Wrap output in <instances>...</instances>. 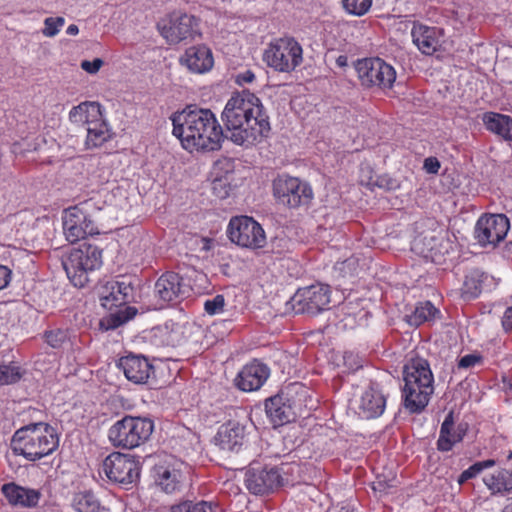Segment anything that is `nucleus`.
<instances>
[{
    "label": "nucleus",
    "instance_id": "obj_1",
    "mask_svg": "<svg viewBox=\"0 0 512 512\" xmlns=\"http://www.w3.org/2000/svg\"><path fill=\"white\" fill-rule=\"evenodd\" d=\"M226 135L234 144L253 146L268 137L270 122L261 100L249 91L234 94L221 114Z\"/></svg>",
    "mask_w": 512,
    "mask_h": 512
},
{
    "label": "nucleus",
    "instance_id": "obj_2",
    "mask_svg": "<svg viewBox=\"0 0 512 512\" xmlns=\"http://www.w3.org/2000/svg\"><path fill=\"white\" fill-rule=\"evenodd\" d=\"M172 134L189 151H217L225 138L223 128L210 109L187 106L171 115Z\"/></svg>",
    "mask_w": 512,
    "mask_h": 512
},
{
    "label": "nucleus",
    "instance_id": "obj_3",
    "mask_svg": "<svg viewBox=\"0 0 512 512\" xmlns=\"http://www.w3.org/2000/svg\"><path fill=\"white\" fill-rule=\"evenodd\" d=\"M59 446L56 430L47 423H34L18 429L11 439L14 454L35 462L51 455Z\"/></svg>",
    "mask_w": 512,
    "mask_h": 512
},
{
    "label": "nucleus",
    "instance_id": "obj_4",
    "mask_svg": "<svg viewBox=\"0 0 512 512\" xmlns=\"http://www.w3.org/2000/svg\"><path fill=\"white\" fill-rule=\"evenodd\" d=\"M404 406L411 413L421 412L434 392V377L427 360L411 359L403 370Z\"/></svg>",
    "mask_w": 512,
    "mask_h": 512
},
{
    "label": "nucleus",
    "instance_id": "obj_5",
    "mask_svg": "<svg viewBox=\"0 0 512 512\" xmlns=\"http://www.w3.org/2000/svg\"><path fill=\"white\" fill-rule=\"evenodd\" d=\"M103 264L102 250L95 245L82 244L70 251L63 261L64 270L75 287H84L89 275Z\"/></svg>",
    "mask_w": 512,
    "mask_h": 512
},
{
    "label": "nucleus",
    "instance_id": "obj_6",
    "mask_svg": "<svg viewBox=\"0 0 512 512\" xmlns=\"http://www.w3.org/2000/svg\"><path fill=\"white\" fill-rule=\"evenodd\" d=\"M308 389L300 384H293L287 397L276 395L265 402L266 414L275 426H281L293 421L307 407Z\"/></svg>",
    "mask_w": 512,
    "mask_h": 512
},
{
    "label": "nucleus",
    "instance_id": "obj_7",
    "mask_svg": "<svg viewBox=\"0 0 512 512\" xmlns=\"http://www.w3.org/2000/svg\"><path fill=\"white\" fill-rule=\"evenodd\" d=\"M153 430L154 423L149 418L125 416L110 427L108 438L115 447L134 449L144 444Z\"/></svg>",
    "mask_w": 512,
    "mask_h": 512
},
{
    "label": "nucleus",
    "instance_id": "obj_8",
    "mask_svg": "<svg viewBox=\"0 0 512 512\" xmlns=\"http://www.w3.org/2000/svg\"><path fill=\"white\" fill-rule=\"evenodd\" d=\"M263 61L277 72L290 73L303 62L302 46L293 37L274 39L264 49Z\"/></svg>",
    "mask_w": 512,
    "mask_h": 512
},
{
    "label": "nucleus",
    "instance_id": "obj_9",
    "mask_svg": "<svg viewBox=\"0 0 512 512\" xmlns=\"http://www.w3.org/2000/svg\"><path fill=\"white\" fill-rule=\"evenodd\" d=\"M272 191L278 204L291 209L306 206L313 199V190L306 181L287 174L273 180Z\"/></svg>",
    "mask_w": 512,
    "mask_h": 512
},
{
    "label": "nucleus",
    "instance_id": "obj_10",
    "mask_svg": "<svg viewBox=\"0 0 512 512\" xmlns=\"http://www.w3.org/2000/svg\"><path fill=\"white\" fill-rule=\"evenodd\" d=\"M355 69L361 85L367 88L391 89L396 80L394 67L378 57L358 60Z\"/></svg>",
    "mask_w": 512,
    "mask_h": 512
},
{
    "label": "nucleus",
    "instance_id": "obj_11",
    "mask_svg": "<svg viewBox=\"0 0 512 512\" xmlns=\"http://www.w3.org/2000/svg\"><path fill=\"white\" fill-rule=\"evenodd\" d=\"M157 29L167 43L178 44L192 39L198 32V19L182 11H173L159 19Z\"/></svg>",
    "mask_w": 512,
    "mask_h": 512
},
{
    "label": "nucleus",
    "instance_id": "obj_12",
    "mask_svg": "<svg viewBox=\"0 0 512 512\" xmlns=\"http://www.w3.org/2000/svg\"><path fill=\"white\" fill-rule=\"evenodd\" d=\"M227 235L231 242L243 248L259 249L266 244L264 229L249 216L231 218L227 228Z\"/></svg>",
    "mask_w": 512,
    "mask_h": 512
},
{
    "label": "nucleus",
    "instance_id": "obj_13",
    "mask_svg": "<svg viewBox=\"0 0 512 512\" xmlns=\"http://www.w3.org/2000/svg\"><path fill=\"white\" fill-rule=\"evenodd\" d=\"M84 203L79 206L69 207L64 211L62 222L65 238L70 243H75L86 236L99 234L98 227L87 212Z\"/></svg>",
    "mask_w": 512,
    "mask_h": 512
},
{
    "label": "nucleus",
    "instance_id": "obj_14",
    "mask_svg": "<svg viewBox=\"0 0 512 512\" xmlns=\"http://www.w3.org/2000/svg\"><path fill=\"white\" fill-rule=\"evenodd\" d=\"M289 303L296 314H317L328 309L330 288L323 284L300 288L291 297Z\"/></svg>",
    "mask_w": 512,
    "mask_h": 512
},
{
    "label": "nucleus",
    "instance_id": "obj_15",
    "mask_svg": "<svg viewBox=\"0 0 512 512\" xmlns=\"http://www.w3.org/2000/svg\"><path fill=\"white\" fill-rule=\"evenodd\" d=\"M287 465L280 467H251L245 475L246 488L255 495H264L275 491L283 482Z\"/></svg>",
    "mask_w": 512,
    "mask_h": 512
},
{
    "label": "nucleus",
    "instance_id": "obj_16",
    "mask_svg": "<svg viewBox=\"0 0 512 512\" xmlns=\"http://www.w3.org/2000/svg\"><path fill=\"white\" fill-rule=\"evenodd\" d=\"M155 470V484L166 494L177 493L181 490L188 466L181 460L168 457L157 464Z\"/></svg>",
    "mask_w": 512,
    "mask_h": 512
},
{
    "label": "nucleus",
    "instance_id": "obj_17",
    "mask_svg": "<svg viewBox=\"0 0 512 512\" xmlns=\"http://www.w3.org/2000/svg\"><path fill=\"white\" fill-rule=\"evenodd\" d=\"M509 228V219L504 214H486L477 220L474 236L483 247L487 245L495 246L504 240Z\"/></svg>",
    "mask_w": 512,
    "mask_h": 512
},
{
    "label": "nucleus",
    "instance_id": "obj_18",
    "mask_svg": "<svg viewBox=\"0 0 512 512\" xmlns=\"http://www.w3.org/2000/svg\"><path fill=\"white\" fill-rule=\"evenodd\" d=\"M102 472L110 481L122 485L132 484L139 476L137 463L129 455L120 452H113L105 458Z\"/></svg>",
    "mask_w": 512,
    "mask_h": 512
},
{
    "label": "nucleus",
    "instance_id": "obj_19",
    "mask_svg": "<svg viewBox=\"0 0 512 512\" xmlns=\"http://www.w3.org/2000/svg\"><path fill=\"white\" fill-rule=\"evenodd\" d=\"M190 290V286L175 272L161 275L154 285V295L160 301V307L182 300Z\"/></svg>",
    "mask_w": 512,
    "mask_h": 512
},
{
    "label": "nucleus",
    "instance_id": "obj_20",
    "mask_svg": "<svg viewBox=\"0 0 512 512\" xmlns=\"http://www.w3.org/2000/svg\"><path fill=\"white\" fill-rule=\"evenodd\" d=\"M133 286L125 279L110 280L99 289L101 305L106 309L121 307L133 298Z\"/></svg>",
    "mask_w": 512,
    "mask_h": 512
},
{
    "label": "nucleus",
    "instance_id": "obj_21",
    "mask_svg": "<svg viewBox=\"0 0 512 512\" xmlns=\"http://www.w3.org/2000/svg\"><path fill=\"white\" fill-rule=\"evenodd\" d=\"M270 376V368L257 360H254L238 372L235 385L244 392H252L260 389Z\"/></svg>",
    "mask_w": 512,
    "mask_h": 512
},
{
    "label": "nucleus",
    "instance_id": "obj_22",
    "mask_svg": "<svg viewBox=\"0 0 512 512\" xmlns=\"http://www.w3.org/2000/svg\"><path fill=\"white\" fill-rule=\"evenodd\" d=\"M467 431V423H459L455 425L453 413H448L440 427L439 437L436 442L437 449L440 452L451 451L456 444L460 443L464 439Z\"/></svg>",
    "mask_w": 512,
    "mask_h": 512
},
{
    "label": "nucleus",
    "instance_id": "obj_23",
    "mask_svg": "<svg viewBox=\"0 0 512 512\" xmlns=\"http://www.w3.org/2000/svg\"><path fill=\"white\" fill-rule=\"evenodd\" d=\"M180 63L192 73L203 74L211 70L214 58L208 47L198 45L186 49L180 58Z\"/></svg>",
    "mask_w": 512,
    "mask_h": 512
},
{
    "label": "nucleus",
    "instance_id": "obj_24",
    "mask_svg": "<svg viewBox=\"0 0 512 512\" xmlns=\"http://www.w3.org/2000/svg\"><path fill=\"white\" fill-rule=\"evenodd\" d=\"M386 398L377 384H371L361 395L358 405L359 415L366 419L376 418L383 414Z\"/></svg>",
    "mask_w": 512,
    "mask_h": 512
},
{
    "label": "nucleus",
    "instance_id": "obj_25",
    "mask_svg": "<svg viewBox=\"0 0 512 512\" xmlns=\"http://www.w3.org/2000/svg\"><path fill=\"white\" fill-rule=\"evenodd\" d=\"M413 43L425 55H432L438 50L441 42V30L423 24H414L411 30Z\"/></svg>",
    "mask_w": 512,
    "mask_h": 512
},
{
    "label": "nucleus",
    "instance_id": "obj_26",
    "mask_svg": "<svg viewBox=\"0 0 512 512\" xmlns=\"http://www.w3.org/2000/svg\"><path fill=\"white\" fill-rule=\"evenodd\" d=\"M119 367L129 381L136 384L145 383L152 371V365L149 361L138 355H129L122 357L119 361Z\"/></svg>",
    "mask_w": 512,
    "mask_h": 512
},
{
    "label": "nucleus",
    "instance_id": "obj_27",
    "mask_svg": "<svg viewBox=\"0 0 512 512\" xmlns=\"http://www.w3.org/2000/svg\"><path fill=\"white\" fill-rule=\"evenodd\" d=\"M244 438V427L237 422L229 421L219 428L215 441L222 450L238 451L243 445Z\"/></svg>",
    "mask_w": 512,
    "mask_h": 512
},
{
    "label": "nucleus",
    "instance_id": "obj_28",
    "mask_svg": "<svg viewBox=\"0 0 512 512\" xmlns=\"http://www.w3.org/2000/svg\"><path fill=\"white\" fill-rule=\"evenodd\" d=\"M483 483L492 496H504L512 492V472L497 469L483 477Z\"/></svg>",
    "mask_w": 512,
    "mask_h": 512
},
{
    "label": "nucleus",
    "instance_id": "obj_29",
    "mask_svg": "<svg viewBox=\"0 0 512 512\" xmlns=\"http://www.w3.org/2000/svg\"><path fill=\"white\" fill-rule=\"evenodd\" d=\"M2 492L9 503L13 505L33 507L37 505L40 499V493L37 490L24 488L13 483L5 484L2 487Z\"/></svg>",
    "mask_w": 512,
    "mask_h": 512
},
{
    "label": "nucleus",
    "instance_id": "obj_30",
    "mask_svg": "<svg viewBox=\"0 0 512 512\" xmlns=\"http://www.w3.org/2000/svg\"><path fill=\"white\" fill-rule=\"evenodd\" d=\"M71 507L75 512H110V509L104 506L91 490L73 493Z\"/></svg>",
    "mask_w": 512,
    "mask_h": 512
},
{
    "label": "nucleus",
    "instance_id": "obj_31",
    "mask_svg": "<svg viewBox=\"0 0 512 512\" xmlns=\"http://www.w3.org/2000/svg\"><path fill=\"white\" fill-rule=\"evenodd\" d=\"M482 121L490 132L505 140H512V118L510 116L496 112H486L482 116Z\"/></svg>",
    "mask_w": 512,
    "mask_h": 512
},
{
    "label": "nucleus",
    "instance_id": "obj_32",
    "mask_svg": "<svg viewBox=\"0 0 512 512\" xmlns=\"http://www.w3.org/2000/svg\"><path fill=\"white\" fill-rule=\"evenodd\" d=\"M101 106L96 102H82L74 106L69 112V119L72 123L89 126L92 121L101 118Z\"/></svg>",
    "mask_w": 512,
    "mask_h": 512
},
{
    "label": "nucleus",
    "instance_id": "obj_33",
    "mask_svg": "<svg viewBox=\"0 0 512 512\" xmlns=\"http://www.w3.org/2000/svg\"><path fill=\"white\" fill-rule=\"evenodd\" d=\"M86 130V145L88 148L99 147L110 138L109 129L102 117L92 121V124L87 126Z\"/></svg>",
    "mask_w": 512,
    "mask_h": 512
},
{
    "label": "nucleus",
    "instance_id": "obj_34",
    "mask_svg": "<svg viewBox=\"0 0 512 512\" xmlns=\"http://www.w3.org/2000/svg\"><path fill=\"white\" fill-rule=\"evenodd\" d=\"M438 313V309H436L430 301H426L419 303L414 311L410 315H407L406 318L411 326H419L424 322L435 319Z\"/></svg>",
    "mask_w": 512,
    "mask_h": 512
},
{
    "label": "nucleus",
    "instance_id": "obj_35",
    "mask_svg": "<svg viewBox=\"0 0 512 512\" xmlns=\"http://www.w3.org/2000/svg\"><path fill=\"white\" fill-rule=\"evenodd\" d=\"M484 273L479 270H473L466 275L463 284V294L468 298L477 297L482 291V278Z\"/></svg>",
    "mask_w": 512,
    "mask_h": 512
},
{
    "label": "nucleus",
    "instance_id": "obj_36",
    "mask_svg": "<svg viewBox=\"0 0 512 512\" xmlns=\"http://www.w3.org/2000/svg\"><path fill=\"white\" fill-rule=\"evenodd\" d=\"M495 464L496 462L493 459H487L474 463L459 475L457 479L458 484L463 485L468 480L478 476L485 469L492 468Z\"/></svg>",
    "mask_w": 512,
    "mask_h": 512
},
{
    "label": "nucleus",
    "instance_id": "obj_37",
    "mask_svg": "<svg viewBox=\"0 0 512 512\" xmlns=\"http://www.w3.org/2000/svg\"><path fill=\"white\" fill-rule=\"evenodd\" d=\"M373 0H341L344 11L352 16L361 17L367 14Z\"/></svg>",
    "mask_w": 512,
    "mask_h": 512
},
{
    "label": "nucleus",
    "instance_id": "obj_38",
    "mask_svg": "<svg viewBox=\"0 0 512 512\" xmlns=\"http://www.w3.org/2000/svg\"><path fill=\"white\" fill-rule=\"evenodd\" d=\"M126 312L127 309L119 310L116 313L109 314L100 321V327L104 330H112L118 328L130 319Z\"/></svg>",
    "mask_w": 512,
    "mask_h": 512
},
{
    "label": "nucleus",
    "instance_id": "obj_39",
    "mask_svg": "<svg viewBox=\"0 0 512 512\" xmlns=\"http://www.w3.org/2000/svg\"><path fill=\"white\" fill-rule=\"evenodd\" d=\"M21 378L20 368L13 364L0 363V385L17 382Z\"/></svg>",
    "mask_w": 512,
    "mask_h": 512
},
{
    "label": "nucleus",
    "instance_id": "obj_40",
    "mask_svg": "<svg viewBox=\"0 0 512 512\" xmlns=\"http://www.w3.org/2000/svg\"><path fill=\"white\" fill-rule=\"evenodd\" d=\"M65 18L62 16L47 17L44 19V27L41 30L45 37H55L65 25Z\"/></svg>",
    "mask_w": 512,
    "mask_h": 512
},
{
    "label": "nucleus",
    "instance_id": "obj_41",
    "mask_svg": "<svg viewBox=\"0 0 512 512\" xmlns=\"http://www.w3.org/2000/svg\"><path fill=\"white\" fill-rule=\"evenodd\" d=\"M179 329L180 326L172 324L170 327L169 325H164L162 327L157 328V333H159L161 336L165 337L164 343L166 345L170 346H176L180 343V337H179Z\"/></svg>",
    "mask_w": 512,
    "mask_h": 512
},
{
    "label": "nucleus",
    "instance_id": "obj_42",
    "mask_svg": "<svg viewBox=\"0 0 512 512\" xmlns=\"http://www.w3.org/2000/svg\"><path fill=\"white\" fill-rule=\"evenodd\" d=\"M46 343L52 348H60L68 341V333L62 329H54L45 332Z\"/></svg>",
    "mask_w": 512,
    "mask_h": 512
},
{
    "label": "nucleus",
    "instance_id": "obj_43",
    "mask_svg": "<svg viewBox=\"0 0 512 512\" xmlns=\"http://www.w3.org/2000/svg\"><path fill=\"white\" fill-rule=\"evenodd\" d=\"M225 299L223 295H216L204 302V310L209 315H217L223 312Z\"/></svg>",
    "mask_w": 512,
    "mask_h": 512
},
{
    "label": "nucleus",
    "instance_id": "obj_44",
    "mask_svg": "<svg viewBox=\"0 0 512 512\" xmlns=\"http://www.w3.org/2000/svg\"><path fill=\"white\" fill-rule=\"evenodd\" d=\"M439 241V239L435 236H425L422 240L416 241L415 246H418L420 242L423 243L424 246H426L425 249L421 250V253L424 254L425 257H431L433 258L438 253H441L440 249L437 248L436 243Z\"/></svg>",
    "mask_w": 512,
    "mask_h": 512
},
{
    "label": "nucleus",
    "instance_id": "obj_45",
    "mask_svg": "<svg viewBox=\"0 0 512 512\" xmlns=\"http://www.w3.org/2000/svg\"><path fill=\"white\" fill-rule=\"evenodd\" d=\"M343 361L345 367L352 372L357 371L363 366L362 358L353 352H345L343 355Z\"/></svg>",
    "mask_w": 512,
    "mask_h": 512
},
{
    "label": "nucleus",
    "instance_id": "obj_46",
    "mask_svg": "<svg viewBox=\"0 0 512 512\" xmlns=\"http://www.w3.org/2000/svg\"><path fill=\"white\" fill-rule=\"evenodd\" d=\"M196 512H224V509L215 501H196Z\"/></svg>",
    "mask_w": 512,
    "mask_h": 512
},
{
    "label": "nucleus",
    "instance_id": "obj_47",
    "mask_svg": "<svg viewBox=\"0 0 512 512\" xmlns=\"http://www.w3.org/2000/svg\"><path fill=\"white\" fill-rule=\"evenodd\" d=\"M482 357L477 354H467L460 358L458 362V368L468 369L481 363Z\"/></svg>",
    "mask_w": 512,
    "mask_h": 512
},
{
    "label": "nucleus",
    "instance_id": "obj_48",
    "mask_svg": "<svg viewBox=\"0 0 512 512\" xmlns=\"http://www.w3.org/2000/svg\"><path fill=\"white\" fill-rule=\"evenodd\" d=\"M103 63V60L100 58H95L92 61L84 60L81 62V68L89 74H95L103 66Z\"/></svg>",
    "mask_w": 512,
    "mask_h": 512
},
{
    "label": "nucleus",
    "instance_id": "obj_49",
    "mask_svg": "<svg viewBox=\"0 0 512 512\" xmlns=\"http://www.w3.org/2000/svg\"><path fill=\"white\" fill-rule=\"evenodd\" d=\"M196 502L191 500L182 501L174 504L170 508V512H196Z\"/></svg>",
    "mask_w": 512,
    "mask_h": 512
},
{
    "label": "nucleus",
    "instance_id": "obj_50",
    "mask_svg": "<svg viewBox=\"0 0 512 512\" xmlns=\"http://www.w3.org/2000/svg\"><path fill=\"white\" fill-rule=\"evenodd\" d=\"M11 270L4 265H0V290L6 288L11 281Z\"/></svg>",
    "mask_w": 512,
    "mask_h": 512
},
{
    "label": "nucleus",
    "instance_id": "obj_51",
    "mask_svg": "<svg viewBox=\"0 0 512 512\" xmlns=\"http://www.w3.org/2000/svg\"><path fill=\"white\" fill-rule=\"evenodd\" d=\"M254 80H255V74L251 70H246L242 73H239L236 77V82L239 85L252 83Z\"/></svg>",
    "mask_w": 512,
    "mask_h": 512
},
{
    "label": "nucleus",
    "instance_id": "obj_52",
    "mask_svg": "<svg viewBox=\"0 0 512 512\" xmlns=\"http://www.w3.org/2000/svg\"><path fill=\"white\" fill-rule=\"evenodd\" d=\"M424 168L428 173L435 174L440 168L439 161L434 157L426 158L424 161Z\"/></svg>",
    "mask_w": 512,
    "mask_h": 512
},
{
    "label": "nucleus",
    "instance_id": "obj_53",
    "mask_svg": "<svg viewBox=\"0 0 512 512\" xmlns=\"http://www.w3.org/2000/svg\"><path fill=\"white\" fill-rule=\"evenodd\" d=\"M502 326L506 332H512V306L505 310L502 316Z\"/></svg>",
    "mask_w": 512,
    "mask_h": 512
},
{
    "label": "nucleus",
    "instance_id": "obj_54",
    "mask_svg": "<svg viewBox=\"0 0 512 512\" xmlns=\"http://www.w3.org/2000/svg\"><path fill=\"white\" fill-rule=\"evenodd\" d=\"M389 487L390 486L386 482L381 481V480H378L377 482L373 483V490L375 492H379L380 495L386 494L388 492L387 490Z\"/></svg>",
    "mask_w": 512,
    "mask_h": 512
},
{
    "label": "nucleus",
    "instance_id": "obj_55",
    "mask_svg": "<svg viewBox=\"0 0 512 512\" xmlns=\"http://www.w3.org/2000/svg\"><path fill=\"white\" fill-rule=\"evenodd\" d=\"M347 62H348V58L345 55H339L336 58V65L338 67H345V66H347Z\"/></svg>",
    "mask_w": 512,
    "mask_h": 512
},
{
    "label": "nucleus",
    "instance_id": "obj_56",
    "mask_svg": "<svg viewBox=\"0 0 512 512\" xmlns=\"http://www.w3.org/2000/svg\"><path fill=\"white\" fill-rule=\"evenodd\" d=\"M202 250L208 251L212 248L213 241L209 238H202Z\"/></svg>",
    "mask_w": 512,
    "mask_h": 512
},
{
    "label": "nucleus",
    "instance_id": "obj_57",
    "mask_svg": "<svg viewBox=\"0 0 512 512\" xmlns=\"http://www.w3.org/2000/svg\"><path fill=\"white\" fill-rule=\"evenodd\" d=\"M66 33L71 36H75L79 33V28L75 24H71L67 27Z\"/></svg>",
    "mask_w": 512,
    "mask_h": 512
},
{
    "label": "nucleus",
    "instance_id": "obj_58",
    "mask_svg": "<svg viewBox=\"0 0 512 512\" xmlns=\"http://www.w3.org/2000/svg\"><path fill=\"white\" fill-rule=\"evenodd\" d=\"M501 512H512V497L507 498Z\"/></svg>",
    "mask_w": 512,
    "mask_h": 512
},
{
    "label": "nucleus",
    "instance_id": "obj_59",
    "mask_svg": "<svg viewBox=\"0 0 512 512\" xmlns=\"http://www.w3.org/2000/svg\"><path fill=\"white\" fill-rule=\"evenodd\" d=\"M352 264H354V259H352V258L347 259L346 261H344V262H342V263H341V265H343V266H344V265H348V266H350V265H352Z\"/></svg>",
    "mask_w": 512,
    "mask_h": 512
},
{
    "label": "nucleus",
    "instance_id": "obj_60",
    "mask_svg": "<svg viewBox=\"0 0 512 512\" xmlns=\"http://www.w3.org/2000/svg\"><path fill=\"white\" fill-rule=\"evenodd\" d=\"M506 389H507V392L510 396H512V383L509 382L508 384H506Z\"/></svg>",
    "mask_w": 512,
    "mask_h": 512
}]
</instances>
